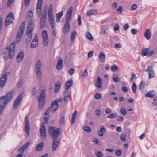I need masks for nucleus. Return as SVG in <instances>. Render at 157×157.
Listing matches in <instances>:
<instances>
[{"label": "nucleus", "instance_id": "2eb2a0df", "mask_svg": "<svg viewBox=\"0 0 157 157\" xmlns=\"http://www.w3.org/2000/svg\"><path fill=\"white\" fill-rule=\"evenodd\" d=\"M47 15V8H44L41 16L40 22H45Z\"/></svg>", "mask_w": 157, "mask_h": 157}, {"label": "nucleus", "instance_id": "6ab92c4d", "mask_svg": "<svg viewBox=\"0 0 157 157\" xmlns=\"http://www.w3.org/2000/svg\"><path fill=\"white\" fill-rule=\"evenodd\" d=\"M24 53L23 52H20L16 58V60L17 62L18 63H20L22 62L23 60Z\"/></svg>", "mask_w": 157, "mask_h": 157}, {"label": "nucleus", "instance_id": "4d7b16f0", "mask_svg": "<svg viewBox=\"0 0 157 157\" xmlns=\"http://www.w3.org/2000/svg\"><path fill=\"white\" fill-rule=\"evenodd\" d=\"M78 16L77 20L78 22V25L80 26L81 24V17L79 14L78 15Z\"/></svg>", "mask_w": 157, "mask_h": 157}, {"label": "nucleus", "instance_id": "c9c22d12", "mask_svg": "<svg viewBox=\"0 0 157 157\" xmlns=\"http://www.w3.org/2000/svg\"><path fill=\"white\" fill-rule=\"evenodd\" d=\"M44 143L41 142L37 146L36 149V150L38 151H41L43 149V146L44 145Z\"/></svg>", "mask_w": 157, "mask_h": 157}, {"label": "nucleus", "instance_id": "ddd939ff", "mask_svg": "<svg viewBox=\"0 0 157 157\" xmlns=\"http://www.w3.org/2000/svg\"><path fill=\"white\" fill-rule=\"evenodd\" d=\"M58 108V102L57 100H55L53 101L51 104L50 109V111L53 113L56 111Z\"/></svg>", "mask_w": 157, "mask_h": 157}, {"label": "nucleus", "instance_id": "8fccbe9b", "mask_svg": "<svg viewBox=\"0 0 157 157\" xmlns=\"http://www.w3.org/2000/svg\"><path fill=\"white\" fill-rule=\"evenodd\" d=\"M65 122V118L63 116H62L60 119L59 123L60 124H63Z\"/></svg>", "mask_w": 157, "mask_h": 157}, {"label": "nucleus", "instance_id": "5701e85b", "mask_svg": "<svg viewBox=\"0 0 157 157\" xmlns=\"http://www.w3.org/2000/svg\"><path fill=\"white\" fill-rule=\"evenodd\" d=\"M151 34L148 29H147L144 34V36L147 40H149L151 37Z\"/></svg>", "mask_w": 157, "mask_h": 157}, {"label": "nucleus", "instance_id": "a878e982", "mask_svg": "<svg viewBox=\"0 0 157 157\" xmlns=\"http://www.w3.org/2000/svg\"><path fill=\"white\" fill-rule=\"evenodd\" d=\"M105 54L103 52H101L99 55V58L101 62H104L105 59Z\"/></svg>", "mask_w": 157, "mask_h": 157}, {"label": "nucleus", "instance_id": "de8ad7c7", "mask_svg": "<svg viewBox=\"0 0 157 157\" xmlns=\"http://www.w3.org/2000/svg\"><path fill=\"white\" fill-rule=\"evenodd\" d=\"M123 8L121 6H120L117 10V14H121L122 12Z\"/></svg>", "mask_w": 157, "mask_h": 157}, {"label": "nucleus", "instance_id": "2f4dec72", "mask_svg": "<svg viewBox=\"0 0 157 157\" xmlns=\"http://www.w3.org/2000/svg\"><path fill=\"white\" fill-rule=\"evenodd\" d=\"M10 15V14L9 15L7 16L5 20V25L6 26H8L13 22L12 21L8 20Z\"/></svg>", "mask_w": 157, "mask_h": 157}, {"label": "nucleus", "instance_id": "a19ab883", "mask_svg": "<svg viewBox=\"0 0 157 157\" xmlns=\"http://www.w3.org/2000/svg\"><path fill=\"white\" fill-rule=\"evenodd\" d=\"M136 85L134 82H133L132 85V89L133 93H135L136 92Z\"/></svg>", "mask_w": 157, "mask_h": 157}, {"label": "nucleus", "instance_id": "393cba45", "mask_svg": "<svg viewBox=\"0 0 157 157\" xmlns=\"http://www.w3.org/2000/svg\"><path fill=\"white\" fill-rule=\"evenodd\" d=\"M61 86V84L59 82H57L55 83L54 88L55 92V93H57L59 92Z\"/></svg>", "mask_w": 157, "mask_h": 157}, {"label": "nucleus", "instance_id": "ea45409f", "mask_svg": "<svg viewBox=\"0 0 157 157\" xmlns=\"http://www.w3.org/2000/svg\"><path fill=\"white\" fill-rule=\"evenodd\" d=\"M118 67L115 65L112 66L111 68V71L113 72H116L118 70Z\"/></svg>", "mask_w": 157, "mask_h": 157}, {"label": "nucleus", "instance_id": "e433bc0d", "mask_svg": "<svg viewBox=\"0 0 157 157\" xmlns=\"http://www.w3.org/2000/svg\"><path fill=\"white\" fill-rule=\"evenodd\" d=\"M48 20L52 28H54L55 25L54 18H48Z\"/></svg>", "mask_w": 157, "mask_h": 157}, {"label": "nucleus", "instance_id": "6e6552de", "mask_svg": "<svg viewBox=\"0 0 157 157\" xmlns=\"http://www.w3.org/2000/svg\"><path fill=\"white\" fill-rule=\"evenodd\" d=\"M39 130L42 139L43 140H45L46 138V130L45 126L44 123H43L40 125Z\"/></svg>", "mask_w": 157, "mask_h": 157}, {"label": "nucleus", "instance_id": "9b49d317", "mask_svg": "<svg viewBox=\"0 0 157 157\" xmlns=\"http://www.w3.org/2000/svg\"><path fill=\"white\" fill-rule=\"evenodd\" d=\"M22 93L19 95L15 99L13 105V109H16L20 104L22 97Z\"/></svg>", "mask_w": 157, "mask_h": 157}, {"label": "nucleus", "instance_id": "b1692460", "mask_svg": "<svg viewBox=\"0 0 157 157\" xmlns=\"http://www.w3.org/2000/svg\"><path fill=\"white\" fill-rule=\"evenodd\" d=\"M30 143L29 142L25 143L22 147H20L18 151H21L22 153H23L24 150L27 148Z\"/></svg>", "mask_w": 157, "mask_h": 157}, {"label": "nucleus", "instance_id": "58836bf2", "mask_svg": "<svg viewBox=\"0 0 157 157\" xmlns=\"http://www.w3.org/2000/svg\"><path fill=\"white\" fill-rule=\"evenodd\" d=\"M145 82H141L139 86V88L140 90H144L145 86Z\"/></svg>", "mask_w": 157, "mask_h": 157}, {"label": "nucleus", "instance_id": "49530a36", "mask_svg": "<svg viewBox=\"0 0 157 157\" xmlns=\"http://www.w3.org/2000/svg\"><path fill=\"white\" fill-rule=\"evenodd\" d=\"M114 30L116 33H117L119 31V25L118 24H116L114 25Z\"/></svg>", "mask_w": 157, "mask_h": 157}, {"label": "nucleus", "instance_id": "f704fd0d", "mask_svg": "<svg viewBox=\"0 0 157 157\" xmlns=\"http://www.w3.org/2000/svg\"><path fill=\"white\" fill-rule=\"evenodd\" d=\"M96 10L94 9L92 10L88 11L87 13V15L90 16L94 15L96 13Z\"/></svg>", "mask_w": 157, "mask_h": 157}, {"label": "nucleus", "instance_id": "c85d7f7f", "mask_svg": "<svg viewBox=\"0 0 157 157\" xmlns=\"http://www.w3.org/2000/svg\"><path fill=\"white\" fill-rule=\"evenodd\" d=\"M63 67V60L59 59L58 60L56 68L58 70L61 69Z\"/></svg>", "mask_w": 157, "mask_h": 157}, {"label": "nucleus", "instance_id": "cd10ccee", "mask_svg": "<svg viewBox=\"0 0 157 157\" xmlns=\"http://www.w3.org/2000/svg\"><path fill=\"white\" fill-rule=\"evenodd\" d=\"M63 12L62 11L56 14V21L57 22H59L60 21V19L62 16L63 15Z\"/></svg>", "mask_w": 157, "mask_h": 157}, {"label": "nucleus", "instance_id": "6e6d98bb", "mask_svg": "<svg viewBox=\"0 0 157 157\" xmlns=\"http://www.w3.org/2000/svg\"><path fill=\"white\" fill-rule=\"evenodd\" d=\"M131 31L132 34L133 35H135L138 32L137 30L136 29L134 28L132 29Z\"/></svg>", "mask_w": 157, "mask_h": 157}, {"label": "nucleus", "instance_id": "864d4df0", "mask_svg": "<svg viewBox=\"0 0 157 157\" xmlns=\"http://www.w3.org/2000/svg\"><path fill=\"white\" fill-rule=\"evenodd\" d=\"M36 93V89L35 87H34L32 91V96H34L35 95Z\"/></svg>", "mask_w": 157, "mask_h": 157}, {"label": "nucleus", "instance_id": "7ed1b4c3", "mask_svg": "<svg viewBox=\"0 0 157 157\" xmlns=\"http://www.w3.org/2000/svg\"><path fill=\"white\" fill-rule=\"evenodd\" d=\"M55 127L51 126L49 127L48 133L52 139H56L59 136L60 133V129L59 128L55 129Z\"/></svg>", "mask_w": 157, "mask_h": 157}, {"label": "nucleus", "instance_id": "423d86ee", "mask_svg": "<svg viewBox=\"0 0 157 157\" xmlns=\"http://www.w3.org/2000/svg\"><path fill=\"white\" fill-rule=\"evenodd\" d=\"M45 90H43L40 94L39 98H38V101L39 102V109L40 111L42 109L45 103Z\"/></svg>", "mask_w": 157, "mask_h": 157}, {"label": "nucleus", "instance_id": "7c9ffc66", "mask_svg": "<svg viewBox=\"0 0 157 157\" xmlns=\"http://www.w3.org/2000/svg\"><path fill=\"white\" fill-rule=\"evenodd\" d=\"M149 50V48H144L143 49L141 52V55L143 56H146L147 54V52Z\"/></svg>", "mask_w": 157, "mask_h": 157}, {"label": "nucleus", "instance_id": "052dcab7", "mask_svg": "<svg viewBox=\"0 0 157 157\" xmlns=\"http://www.w3.org/2000/svg\"><path fill=\"white\" fill-rule=\"evenodd\" d=\"M72 11L73 8L72 7H71L69 8V9L68 10L67 13L72 15Z\"/></svg>", "mask_w": 157, "mask_h": 157}, {"label": "nucleus", "instance_id": "69168bd1", "mask_svg": "<svg viewBox=\"0 0 157 157\" xmlns=\"http://www.w3.org/2000/svg\"><path fill=\"white\" fill-rule=\"evenodd\" d=\"M153 101L152 104L156 106L157 105V98H155L153 99Z\"/></svg>", "mask_w": 157, "mask_h": 157}, {"label": "nucleus", "instance_id": "a211bd4d", "mask_svg": "<svg viewBox=\"0 0 157 157\" xmlns=\"http://www.w3.org/2000/svg\"><path fill=\"white\" fill-rule=\"evenodd\" d=\"M59 142L60 140L59 139L54 140L52 142V151H55L56 149Z\"/></svg>", "mask_w": 157, "mask_h": 157}, {"label": "nucleus", "instance_id": "3c124183", "mask_svg": "<svg viewBox=\"0 0 157 157\" xmlns=\"http://www.w3.org/2000/svg\"><path fill=\"white\" fill-rule=\"evenodd\" d=\"M10 15V17H9V18L8 19V20H11L12 21V20L14 19V14L12 12H10V13L8 15Z\"/></svg>", "mask_w": 157, "mask_h": 157}, {"label": "nucleus", "instance_id": "0eeeda50", "mask_svg": "<svg viewBox=\"0 0 157 157\" xmlns=\"http://www.w3.org/2000/svg\"><path fill=\"white\" fill-rule=\"evenodd\" d=\"M42 62L40 60L37 62L35 65V71L37 77L40 79H41L42 77Z\"/></svg>", "mask_w": 157, "mask_h": 157}, {"label": "nucleus", "instance_id": "aec40b11", "mask_svg": "<svg viewBox=\"0 0 157 157\" xmlns=\"http://www.w3.org/2000/svg\"><path fill=\"white\" fill-rule=\"evenodd\" d=\"M102 80L101 78L98 76L97 78V82L95 83V85L96 87L99 89L102 87L101 85Z\"/></svg>", "mask_w": 157, "mask_h": 157}, {"label": "nucleus", "instance_id": "bb28decb", "mask_svg": "<svg viewBox=\"0 0 157 157\" xmlns=\"http://www.w3.org/2000/svg\"><path fill=\"white\" fill-rule=\"evenodd\" d=\"M155 94L154 91H150L146 94L145 96L146 97L152 98H153L155 95Z\"/></svg>", "mask_w": 157, "mask_h": 157}, {"label": "nucleus", "instance_id": "72a5a7b5", "mask_svg": "<svg viewBox=\"0 0 157 157\" xmlns=\"http://www.w3.org/2000/svg\"><path fill=\"white\" fill-rule=\"evenodd\" d=\"M77 113L78 112L76 111H75L74 113H73L71 119V123L72 124L74 123L77 114Z\"/></svg>", "mask_w": 157, "mask_h": 157}, {"label": "nucleus", "instance_id": "774afa93", "mask_svg": "<svg viewBox=\"0 0 157 157\" xmlns=\"http://www.w3.org/2000/svg\"><path fill=\"white\" fill-rule=\"evenodd\" d=\"M96 155L97 157H102V153L100 151L97 152Z\"/></svg>", "mask_w": 157, "mask_h": 157}, {"label": "nucleus", "instance_id": "412c9836", "mask_svg": "<svg viewBox=\"0 0 157 157\" xmlns=\"http://www.w3.org/2000/svg\"><path fill=\"white\" fill-rule=\"evenodd\" d=\"M48 18H54L53 15V6L52 4L49 6L48 10Z\"/></svg>", "mask_w": 157, "mask_h": 157}, {"label": "nucleus", "instance_id": "dca6fc26", "mask_svg": "<svg viewBox=\"0 0 157 157\" xmlns=\"http://www.w3.org/2000/svg\"><path fill=\"white\" fill-rule=\"evenodd\" d=\"M38 44V39L36 35H35L31 43L30 47L35 48L37 47Z\"/></svg>", "mask_w": 157, "mask_h": 157}, {"label": "nucleus", "instance_id": "c03bdc74", "mask_svg": "<svg viewBox=\"0 0 157 157\" xmlns=\"http://www.w3.org/2000/svg\"><path fill=\"white\" fill-rule=\"evenodd\" d=\"M113 78L114 81L116 82H118L119 79L117 74H114L113 75Z\"/></svg>", "mask_w": 157, "mask_h": 157}, {"label": "nucleus", "instance_id": "f3484780", "mask_svg": "<svg viewBox=\"0 0 157 157\" xmlns=\"http://www.w3.org/2000/svg\"><path fill=\"white\" fill-rule=\"evenodd\" d=\"M69 23L66 22L63 29V33L65 35L68 34L70 31Z\"/></svg>", "mask_w": 157, "mask_h": 157}, {"label": "nucleus", "instance_id": "5fc2aeb1", "mask_svg": "<svg viewBox=\"0 0 157 157\" xmlns=\"http://www.w3.org/2000/svg\"><path fill=\"white\" fill-rule=\"evenodd\" d=\"M154 71H150L149 72V77L150 78H153L154 76Z\"/></svg>", "mask_w": 157, "mask_h": 157}, {"label": "nucleus", "instance_id": "680f3d73", "mask_svg": "<svg viewBox=\"0 0 157 157\" xmlns=\"http://www.w3.org/2000/svg\"><path fill=\"white\" fill-rule=\"evenodd\" d=\"M93 54V51H90L88 54V58H91V57Z\"/></svg>", "mask_w": 157, "mask_h": 157}, {"label": "nucleus", "instance_id": "338daca9", "mask_svg": "<svg viewBox=\"0 0 157 157\" xmlns=\"http://www.w3.org/2000/svg\"><path fill=\"white\" fill-rule=\"evenodd\" d=\"M121 153V150L119 149L116 150V154L118 156H120Z\"/></svg>", "mask_w": 157, "mask_h": 157}, {"label": "nucleus", "instance_id": "39448f33", "mask_svg": "<svg viewBox=\"0 0 157 157\" xmlns=\"http://www.w3.org/2000/svg\"><path fill=\"white\" fill-rule=\"evenodd\" d=\"M25 24L23 22L20 25L16 36V42L17 43L19 42L24 33Z\"/></svg>", "mask_w": 157, "mask_h": 157}, {"label": "nucleus", "instance_id": "79ce46f5", "mask_svg": "<svg viewBox=\"0 0 157 157\" xmlns=\"http://www.w3.org/2000/svg\"><path fill=\"white\" fill-rule=\"evenodd\" d=\"M76 33L75 31H73L72 32L71 35V41H73L75 39Z\"/></svg>", "mask_w": 157, "mask_h": 157}, {"label": "nucleus", "instance_id": "603ef678", "mask_svg": "<svg viewBox=\"0 0 157 157\" xmlns=\"http://www.w3.org/2000/svg\"><path fill=\"white\" fill-rule=\"evenodd\" d=\"M121 139L123 141H125L126 140V136L124 134H122L120 136Z\"/></svg>", "mask_w": 157, "mask_h": 157}, {"label": "nucleus", "instance_id": "bf43d9fd", "mask_svg": "<svg viewBox=\"0 0 157 157\" xmlns=\"http://www.w3.org/2000/svg\"><path fill=\"white\" fill-rule=\"evenodd\" d=\"M88 75L87 69H86L85 71H83L82 72V75L83 76H87Z\"/></svg>", "mask_w": 157, "mask_h": 157}, {"label": "nucleus", "instance_id": "4468645a", "mask_svg": "<svg viewBox=\"0 0 157 157\" xmlns=\"http://www.w3.org/2000/svg\"><path fill=\"white\" fill-rule=\"evenodd\" d=\"M25 130L27 133L28 136L29 135V131L30 129V124L27 117L25 118Z\"/></svg>", "mask_w": 157, "mask_h": 157}, {"label": "nucleus", "instance_id": "1a4fd4ad", "mask_svg": "<svg viewBox=\"0 0 157 157\" xmlns=\"http://www.w3.org/2000/svg\"><path fill=\"white\" fill-rule=\"evenodd\" d=\"M43 4V0H38L36 6V14L38 17H40L42 12V5Z\"/></svg>", "mask_w": 157, "mask_h": 157}, {"label": "nucleus", "instance_id": "a18cd8bd", "mask_svg": "<svg viewBox=\"0 0 157 157\" xmlns=\"http://www.w3.org/2000/svg\"><path fill=\"white\" fill-rule=\"evenodd\" d=\"M84 130L87 133H90L91 132L90 128L88 126H85L83 127Z\"/></svg>", "mask_w": 157, "mask_h": 157}, {"label": "nucleus", "instance_id": "13d9d810", "mask_svg": "<svg viewBox=\"0 0 157 157\" xmlns=\"http://www.w3.org/2000/svg\"><path fill=\"white\" fill-rule=\"evenodd\" d=\"M70 99V95H65L64 96V100L65 101H67V100Z\"/></svg>", "mask_w": 157, "mask_h": 157}, {"label": "nucleus", "instance_id": "37998d69", "mask_svg": "<svg viewBox=\"0 0 157 157\" xmlns=\"http://www.w3.org/2000/svg\"><path fill=\"white\" fill-rule=\"evenodd\" d=\"M120 112L122 115L125 116L127 114V111L125 108L122 107L120 109Z\"/></svg>", "mask_w": 157, "mask_h": 157}, {"label": "nucleus", "instance_id": "9d476101", "mask_svg": "<svg viewBox=\"0 0 157 157\" xmlns=\"http://www.w3.org/2000/svg\"><path fill=\"white\" fill-rule=\"evenodd\" d=\"M42 36L43 39V44L44 45L47 46L48 44L49 40L47 32L46 31L44 30L42 31Z\"/></svg>", "mask_w": 157, "mask_h": 157}, {"label": "nucleus", "instance_id": "4be33fe9", "mask_svg": "<svg viewBox=\"0 0 157 157\" xmlns=\"http://www.w3.org/2000/svg\"><path fill=\"white\" fill-rule=\"evenodd\" d=\"M73 82V81L72 79H71L69 81H67L65 84V89L68 90V89L72 86Z\"/></svg>", "mask_w": 157, "mask_h": 157}, {"label": "nucleus", "instance_id": "09e8293b", "mask_svg": "<svg viewBox=\"0 0 157 157\" xmlns=\"http://www.w3.org/2000/svg\"><path fill=\"white\" fill-rule=\"evenodd\" d=\"M72 15L69 14H67L66 15V22H68V23H69V21L71 18Z\"/></svg>", "mask_w": 157, "mask_h": 157}, {"label": "nucleus", "instance_id": "4c0bfd02", "mask_svg": "<svg viewBox=\"0 0 157 157\" xmlns=\"http://www.w3.org/2000/svg\"><path fill=\"white\" fill-rule=\"evenodd\" d=\"M118 115V113H113L109 115V118L113 119L117 117Z\"/></svg>", "mask_w": 157, "mask_h": 157}, {"label": "nucleus", "instance_id": "473e14b6", "mask_svg": "<svg viewBox=\"0 0 157 157\" xmlns=\"http://www.w3.org/2000/svg\"><path fill=\"white\" fill-rule=\"evenodd\" d=\"M105 128L102 126L100 128V130H99L98 132V135L101 136H102L104 133L105 132Z\"/></svg>", "mask_w": 157, "mask_h": 157}, {"label": "nucleus", "instance_id": "f03ea898", "mask_svg": "<svg viewBox=\"0 0 157 157\" xmlns=\"http://www.w3.org/2000/svg\"><path fill=\"white\" fill-rule=\"evenodd\" d=\"M12 94L11 93H7L6 96L0 97V115L3 112L6 105L11 100Z\"/></svg>", "mask_w": 157, "mask_h": 157}, {"label": "nucleus", "instance_id": "20e7f679", "mask_svg": "<svg viewBox=\"0 0 157 157\" xmlns=\"http://www.w3.org/2000/svg\"><path fill=\"white\" fill-rule=\"evenodd\" d=\"M34 27L35 25L32 23H30L29 24L26 32L27 38L26 41L27 42H29L31 41L32 36V32L34 30Z\"/></svg>", "mask_w": 157, "mask_h": 157}, {"label": "nucleus", "instance_id": "f8f14e48", "mask_svg": "<svg viewBox=\"0 0 157 157\" xmlns=\"http://www.w3.org/2000/svg\"><path fill=\"white\" fill-rule=\"evenodd\" d=\"M7 78V75L6 73H5L0 78V86L1 87H3L5 85Z\"/></svg>", "mask_w": 157, "mask_h": 157}, {"label": "nucleus", "instance_id": "f257e3e1", "mask_svg": "<svg viewBox=\"0 0 157 157\" xmlns=\"http://www.w3.org/2000/svg\"><path fill=\"white\" fill-rule=\"evenodd\" d=\"M15 44L14 42L12 43L9 48L7 47L4 49L3 51V58L6 60L9 57L10 59H12L14 53Z\"/></svg>", "mask_w": 157, "mask_h": 157}, {"label": "nucleus", "instance_id": "e2e57ef3", "mask_svg": "<svg viewBox=\"0 0 157 157\" xmlns=\"http://www.w3.org/2000/svg\"><path fill=\"white\" fill-rule=\"evenodd\" d=\"M23 85V82L22 81H19L17 85V87H21Z\"/></svg>", "mask_w": 157, "mask_h": 157}, {"label": "nucleus", "instance_id": "c756f323", "mask_svg": "<svg viewBox=\"0 0 157 157\" xmlns=\"http://www.w3.org/2000/svg\"><path fill=\"white\" fill-rule=\"evenodd\" d=\"M86 37L90 41H92L93 40V37L89 31H87L86 33Z\"/></svg>", "mask_w": 157, "mask_h": 157}, {"label": "nucleus", "instance_id": "0e129e2a", "mask_svg": "<svg viewBox=\"0 0 157 157\" xmlns=\"http://www.w3.org/2000/svg\"><path fill=\"white\" fill-rule=\"evenodd\" d=\"M74 70L73 68H71L68 71V73L70 75H72L74 72Z\"/></svg>", "mask_w": 157, "mask_h": 157}]
</instances>
